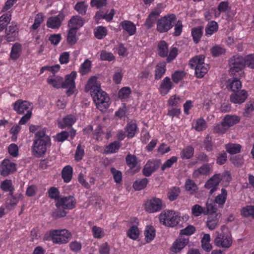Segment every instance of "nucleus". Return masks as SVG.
Returning <instances> with one entry per match:
<instances>
[{
	"label": "nucleus",
	"mask_w": 254,
	"mask_h": 254,
	"mask_svg": "<svg viewBox=\"0 0 254 254\" xmlns=\"http://www.w3.org/2000/svg\"><path fill=\"white\" fill-rule=\"evenodd\" d=\"M85 90L90 91L96 107L101 111H105L109 107L111 101L107 94L100 88V84L95 76L90 78L85 86Z\"/></svg>",
	"instance_id": "nucleus-1"
},
{
	"label": "nucleus",
	"mask_w": 254,
	"mask_h": 254,
	"mask_svg": "<svg viewBox=\"0 0 254 254\" xmlns=\"http://www.w3.org/2000/svg\"><path fill=\"white\" fill-rule=\"evenodd\" d=\"M51 145L50 137L46 134V129L42 128L38 131L32 147L33 154L36 157H41L45 154L47 148Z\"/></svg>",
	"instance_id": "nucleus-2"
},
{
	"label": "nucleus",
	"mask_w": 254,
	"mask_h": 254,
	"mask_svg": "<svg viewBox=\"0 0 254 254\" xmlns=\"http://www.w3.org/2000/svg\"><path fill=\"white\" fill-rule=\"evenodd\" d=\"M76 201L71 196L60 197L56 201L55 205L58 210L55 213V216L57 217H62L66 215L64 210L60 211V209H72L75 207Z\"/></svg>",
	"instance_id": "nucleus-3"
},
{
	"label": "nucleus",
	"mask_w": 254,
	"mask_h": 254,
	"mask_svg": "<svg viewBox=\"0 0 254 254\" xmlns=\"http://www.w3.org/2000/svg\"><path fill=\"white\" fill-rule=\"evenodd\" d=\"M204 56L200 55L194 57L189 61V65L194 69L195 74L198 78L203 77L209 69V65L204 63Z\"/></svg>",
	"instance_id": "nucleus-4"
},
{
	"label": "nucleus",
	"mask_w": 254,
	"mask_h": 254,
	"mask_svg": "<svg viewBox=\"0 0 254 254\" xmlns=\"http://www.w3.org/2000/svg\"><path fill=\"white\" fill-rule=\"evenodd\" d=\"M180 218L179 213L173 210H165L159 215L160 222L168 227L176 226L179 222Z\"/></svg>",
	"instance_id": "nucleus-5"
},
{
	"label": "nucleus",
	"mask_w": 254,
	"mask_h": 254,
	"mask_svg": "<svg viewBox=\"0 0 254 254\" xmlns=\"http://www.w3.org/2000/svg\"><path fill=\"white\" fill-rule=\"evenodd\" d=\"M230 70L232 74L239 73L240 77H244L245 72L243 70L245 66L244 57L241 56H234L229 60Z\"/></svg>",
	"instance_id": "nucleus-6"
},
{
	"label": "nucleus",
	"mask_w": 254,
	"mask_h": 254,
	"mask_svg": "<svg viewBox=\"0 0 254 254\" xmlns=\"http://www.w3.org/2000/svg\"><path fill=\"white\" fill-rule=\"evenodd\" d=\"M227 228L225 226H222L221 227L222 233L216 232V236L214 240L215 245L223 248H229L232 244V239L231 236L225 233V230Z\"/></svg>",
	"instance_id": "nucleus-7"
},
{
	"label": "nucleus",
	"mask_w": 254,
	"mask_h": 254,
	"mask_svg": "<svg viewBox=\"0 0 254 254\" xmlns=\"http://www.w3.org/2000/svg\"><path fill=\"white\" fill-rule=\"evenodd\" d=\"M53 243L62 244L66 243L71 237V234L66 229L53 230L49 232Z\"/></svg>",
	"instance_id": "nucleus-8"
},
{
	"label": "nucleus",
	"mask_w": 254,
	"mask_h": 254,
	"mask_svg": "<svg viewBox=\"0 0 254 254\" xmlns=\"http://www.w3.org/2000/svg\"><path fill=\"white\" fill-rule=\"evenodd\" d=\"M176 17L175 14H168L159 19L157 22V30L160 33L167 32L173 26Z\"/></svg>",
	"instance_id": "nucleus-9"
},
{
	"label": "nucleus",
	"mask_w": 254,
	"mask_h": 254,
	"mask_svg": "<svg viewBox=\"0 0 254 254\" xmlns=\"http://www.w3.org/2000/svg\"><path fill=\"white\" fill-rule=\"evenodd\" d=\"M164 207L162 200L157 197L147 200L144 204V209L149 213H155L160 211Z\"/></svg>",
	"instance_id": "nucleus-10"
},
{
	"label": "nucleus",
	"mask_w": 254,
	"mask_h": 254,
	"mask_svg": "<svg viewBox=\"0 0 254 254\" xmlns=\"http://www.w3.org/2000/svg\"><path fill=\"white\" fill-rule=\"evenodd\" d=\"M13 110L18 114L32 113V104L27 101L18 100L13 104Z\"/></svg>",
	"instance_id": "nucleus-11"
},
{
	"label": "nucleus",
	"mask_w": 254,
	"mask_h": 254,
	"mask_svg": "<svg viewBox=\"0 0 254 254\" xmlns=\"http://www.w3.org/2000/svg\"><path fill=\"white\" fill-rule=\"evenodd\" d=\"M77 74L75 71H72L69 74L65 76V80H63L62 87L66 88V94L68 96H70L74 92L75 88L74 80L76 78Z\"/></svg>",
	"instance_id": "nucleus-12"
},
{
	"label": "nucleus",
	"mask_w": 254,
	"mask_h": 254,
	"mask_svg": "<svg viewBox=\"0 0 254 254\" xmlns=\"http://www.w3.org/2000/svg\"><path fill=\"white\" fill-rule=\"evenodd\" d=\"M16 170V164L8 159L3 160L0 167V173L2 176H6Z\"/></svg>",
	"instance_id": "nucleus-13"
},
{
	"label": "nucleus",
	"mask_w": 254,
	"mask_h": 254,
	"mask_svg": "<svg viewBox=\"0 0 254 254\" xmlns=\"http://www.w3.org/2000/svg\"><path fill=\"white\" fill-rule=\"evenodd\" d=\"M189 242V238L181 236L174 242L170 250L174 253H178L188 245Z\"/></svg>",
	"instance_id": "nucleus-14"
},
{
	"label": "nucleus",
	"mask_w": 254,
	"mask_h": 254,
	"mask_svg": "<svg viewBox=\"0 0 254 254\" xmlns=\"http://www.w3.org/2000/svg\"><path fill=\"white\" fill-rule=\"evenodd\" d=\"M64 19V15L62 13H60L58 15L51 16L47 19V27L52 29H59L62 25V21Z\"/></svg>",
	"instance_id": "nucleus-15"
},
{
	"label": "nucleus",
	"mask_w": 254,
	"mask_h": 254,
	"mask_svg": "<svg viewBox=\"0 0 254 254\" xmlns=\"http://www.w3.org/2000/svg\"><path fill=\"white\" fill-rule=\"evenodd\" d=\"M18 29L17 24L12 22L11 24L5 30V38L7 42L15 41L18 35Z\"/></svg>",
	"instance_id": "nucleus-16"
},
{
	"label": "nucleus",
	"mask_w": 254,
	"mask_h": 254,
	"mask_svg": "<svg viewBox=\"0 0 254 254\" xmlns=\"http://www.w3.org/2000/svg\"><path fill=\"white\" fill-rule=\"evenodd\" d=\"M247 98V93L244 90L232 94L230 98V101L234 104H242Z\"/></svg>",
	"instance_id": "nucleus-17"
},
{
	"label": "nucleus",
	"mask_w": 254,
	"mask_h": 254,
	"mask_svg": "<svg viewBox=\"0 0 254 254\" xmlns=\"http://www.w3.org/2000/svg\"><path fill=\"white\" fill-rule=\"evenodd\" d=\"M220 182V174H215L205 184V187L210 189V193L212 194L217 189V187Z\"/></svg>",
	"instance_id": "nucleus-18"
},
{
	"label": "nucleus",
	"mask_w": 254,
	"mask_h": 254,
	"mask_svg": "<svg viewBox=\"0 0 254 254\" xmlns=\"http://www.w3.org/2000/svg\"><path fill=\"white\" fill-rule=\"evenodd\" d=\"M159 163L158 161H149L144 166L142 172L144 176H150L152 173L157 169Z\"/></svg>",
	"instance_id": "nucleus-19"
},
{
	"label": "nucleus",
	"mask_w": 254,
	"mask_h": 254,
	"mask_svg": "<svg viewBox=\"0 0 254 254\" xmlns=\"http://www.w3.org/2000/svg\"><path fill=\"white\" fill-rule=\"evenodd\" d=\"M172 88V83L168 77H165L162 81L160 86L159 91L161 94L166 95Z\"/></svg>",
	"instance_id": "nucleus-20"
},
{
	"label": "nucleus",
	"mask_w": 254,
	"mask_h": 254,
	"mask_svg": "<svg viewBox=\"0 0 254 254\" xmlns=\"http://www.w3.org/2000/svg\"><path fill=\"white\" fill-rule=\"evenodd\" d=\"M84 19L79 16H73L68 22V26L71 29H76L82 27L84 24Z\"/></svg>",
	"instance_id": "nucleus-21"
},
{
	"label": "nucleus",
	"mask_w": 254,
	"mask_h": 254,
	"mask_svg": "<svg viewBox=\"0 0 254 254\" xmlns=\"http://www.w3.org/2000/svg\"><path fill=\"white\" fill-rule=\"evenodd\" d=\"M220 216V213H213L209 215L207 221V226L210 230H214L216 227Z\"/></svg>",
	"instance_id": "nucleus-22"
},
{
	"label": "nucleus",
	"mask_w": 254,
	"mask_h": 254,
	"mask_svg": "<svg viewBox=\"0 0 254 254\" xmlns=\"http://www.w3.org/2000/svg\"><path fill=\"white\" fill-rule=\"evenodd\" d=\"M63 77L53 75L48 77L47 79V83L56 88H60L62 87L63 84Z\"/></svg>",
	"instance_id": "nucleus-23"
},
{
	"label": "nucleus",
	"mask_w": 254,
	"mask_h": 254,
	"mask_svg": "<svg viewBox=\"0 0 254 254\" xmlns=\"http://www.w3.org/2000/svg\"><path fill=\"white\" fill-rule=\"evenodd\" d=\"M240 120L239 117L236 115H228L224 118L222 121L228 128H229L230 127L240 122Z\"/></svg>",
	"instance_id": "nucleus-24"
},
{
	"label": "nucleus",
	"mask_w": 254,
	"mask_h": 254,
	"mask_svg": "<svg viewBox=\"0 0 254 254\" xmlns=\"http://www.w3.org/2000/svg\"><path fill=\"white\" fill-rule=\"evenodd\" d=\"M211 171V167L210 165L206 164L202 166L197 170L194 171L193 175L194 177H199L202 175H207Z\"/></svg>",
	"instance_id": "nucleus-25"
},
{
	"label": "nucleus",
	"mask_w": 254,
	"mask_h": 254,
	"mask_svg": "<svg viewBox=\"0 0 254 254\" xmlns=\"http://www.w3.org/2000/svg\"><path fill=\"white\" fill-rule=\"evenodd\" d=\"M122 28L129 35H133L135 33L136 27L135 25L129 21H125L121 24Z\"/></svg>",
	"instance_id": "nucleus-26"
},
{
	"label": "nucleus",
	"mask_w": 254,
	"mask_h": 254,
	"mask_svg": "<svg viewBox=\"0 0 254 254\" xmlns=\"http://www.w3.org/2000/svg\"><path fill=\"white\" fill-rule=\"evenodd\" d=\"M22 51V46L20 44L16 43L12 47L10 53L11 59L15 60L20 56Z\"/></svg>",
	"instance_id": "nucleus-27"
},
{
	"label": "nucleus",
	"mask_w": 254,
	"mask_h": 254,
	"mask_svg": "<svg viewBox=\"0 0 254 254\" xmlns=\"http://www.w3.org/2000/svg\"><path fill=\"white\" fill-rule=\"evenodd\" d=\"M218 29V25L217 23L214 21H211L208 23L206 26L205 32V35L210 36L214 33L216 32Z\"/></svg>",
	"instance_id": "nucleus-28"
},
{
	"label": "nucleus",
	"mask_w": 254,
	"mask_h": 254,
	"mask_svg": "<svg viewBox=\"0 0 254 254\" xmlns=\"http://www.w3.org/2000/svg\"><path fill=\"white\" fill-rule=\"evenodd\" d=\"M76 118L72 115L67 116L63 119V121L59 123V127L64 128L67 127L71 126L76 122Z\"/></svg>",
	"instance_id": "nucleus-29"
},
{
	"label": "nucleus",
	"mask_w": 254,
	"mask_h": 254,
	"mask_svg": "<svg viewBox=\"0 0 254 254\" xmlns=\"http://www.w3.org/2000/svg\"><path fill=\"white\" fill-rule=\"evenodd\" d=\"M73 170L70 166L67 165L63 169L62 174L64 181L68 183L70 181L72 176Z\"/></svg>",
	"instance_id": "nucleus-30"
},
{
	"label": "nucleus",
	"mask_w": 254,
	"mask_h": 254,
	"mask_svg": "<svg viewBox=\"0 0 254 254\" xmlns=\"http://www.w3.org/2000/svg\"><path fill=\"white\" fill-rule=\"evenodd\" d=\"M158 53L160 56L165 57L168 54V46L164 41H161L158 44Z\"/></svg>",
	"instance_id": "nucleus-31"
},
{
	"label": "nucleus",
	"mask_w": 254,
	"mask_h": 254,
	"mask_svg": "<svg viewBox=\"0 0 254 254\" xmlns=\"http://www.w3.org/2000/svg\"><path fill=\"white\" fill-rule=\"evenodd\" d=\"M241 214L245 217L254 218V206L250 205L243 207L241 210Z\"/></svg>",
	"instance_id": "nucleus-32"
},
{
	"label": "nucleus",
	"mask_w": 254,
	"mask_h": 254,
	"mask_svg": "<svg viewBox=\"0 0 254 254\" xmlns=\"http://www.w3.org/2000/svg\"><path fill=\"white\" fill-rule=\"evenodd\" d=\"M144 235L147 242L148 243L152 241L155 236L154 228L151 226H147L144 231Z\"/></svg>",
	"instance_id": "nucleus-33"
},
{
	"label": "nucleus",
	"mask_w": 254,
	"mask_h": 254,
	"mask_svg": "<svg viewBox=\"0 0 254 254\" xmlns=\"http://www.w3.org/2000/svg\"><path fill=\"white\" fill-rule=\"evenodd\" d=\"M159 12L157 11H153L148 16L146 19V22L145 23V26L148 28H151L155 21H156L157 18L159 15Z\"/></svg>",
	"instance_id": "nucleus-34"
},
{
	"label": "nucleus",
	"mask_w": 254,
	"mask_h": 254,
	"mask_svg": "<svg viewBox=\"0 0 254 254\" xmlns=\"http://www.w3.org/2000/svg\"><path fill=\"white\" fill-rule=\"evenodd\" d=\"M203 31L201 27L193 28L191 30V35L194 43H198L202 35Z\"/></svg>",
	"instance_id": "nucleus-35"
},
{
	"label": "nucleus",
	"mask_w": 254,
	"mask_h": 254,
	"mask_svg": "<svg viewBox=\"0 0 254 254\" xmlns=\"http://www.w3.org/2000/svg\"><path fill=\"white\" fill-rule=\"evenodd\" d=\"M44 16L43 13H39L35 15L34 22L30 27L31 30H35L40 27L41 24L44 21Z\"/></svg>",
	"instance_id": "nucleus-36"
},
{
	"label": "nucleus",
	"mask_w": 254,
	"mask_h": 254,
	"mask_svg": "<svg viewBox=\"0 0 254 254\" xmlns=\"http://www.w3.org/2000/svg\"><path fill=\"white\" fill-rule=\"evenodd\" d=\"M229 87L230 89L233 92H236L242 87L241 82L239 79L236 77H234L229 80Z\"/></svg>",
	"instance_id": "nucleus-37"
},
{
	"label": "nucleus",
	"mask_w": 254,
	"mask_h": 254,
	"mask_svg": "<svg viewBox=\"0 0 254 254\" xmlns=\"http://www.w3.org/2000/svg\"><path fill=\"white\" fill-rule=\"evenodd\" d=\"M11 20V15L6 13L0 17V31H2Z\"/></svg>",
	"instance_id": "nucleus-38"
},
{
	"label": "nucleus",
	"mask_w": 254,
	"mask_h": 254,
	"mask_svg": "<svg viewBox=\"0 0 254 254\" xmlns=\"http://www.w3.org/2000/svg\"><path fill=\"white\" fill-rule=\"evenodd\" d=\"M165 67V64L164 63H160L156 65L155 73V78L156 79H160L164 74L166 71Z\"/></svg>",
	"instance_id": "nucleus-39"
},
{
	"label": "nucleus",
	"mask_w": 254,
	"mask_h": 254,
	"mask_svg": "<svg viewBox=\"0 0 254 254\" xmlns=\"http://www.w3.org/2000/svg\"><path fill=\"white\" fill-rule=\"evenodd\" d=\"M139 234V230L135 225L132 226L127 232V236L133 240H136L138 238Z\"/></svg>",
	"instance_id": "nucleus-40"
},
{
	"label": "nucleus",
	"mask_w": 254,
	"mask_h": 254,
	"mask_svg": "<svg viewBox=\"0 0 254 254\" xmlns=\"http://www.w3.org/2000/svg\"><path fill=\"white\" fill-rule=\"evenodd\" d=\"M229 8V3L227 1L221 2L218 6L217 10H214V14L215 17L220 16V13L226 12Z\"/></svg>",
	"instance_id": "nucleus-41"
},
{
	"label": "nucleus",
	"mask_w": 254,
	"mask_h": 254,
	"mask_svg": "<svg viewBox=\"0 0 254 254\" xmlns=\"http://www.w3.org/2000/svg\"><path fill=\"white\" fill-rule=\"evenodd\" d=\"M194 154V149L192 146H189L183 149L181 153L182 159H188L190 158Z\"/></svg>",
	"instance_id": "nucleus-42"
},
{
	"label": "nucleus",
	"mask_w": 254,
	"mask_h": 254,
	"mask_svg": "<svg viewBox=\"0 0 254 254\" xmlns=\"http://www.w3.org/2000/svg\"><path fill=\"white\" fill-rule=\"evenodd\" d=\"M148 182V179L146 178L138 179L134 182L133 188L136 190H140L146 186Z\"/></svg>",
	"instance_id": "nucleus-43"
},
{
	"label": "nucleus",
	"mask_w": 254,
	"mask_h": 254,
	"mask_svg": "<svg viewBox=\"0 0 254 254\" xmlns=\"http://www.w3.org/2000/svg\"><path fill=\"white\" fill-rule=\"evenodd\" d=\"M193 127L196 130L200 131L206 128L207 124L203 119L200 118L196 120L193 125Z\"/></svg>",
	"instance_id": "nucleus-44"
},
{
	"label": "nucleus",
	"mask_w": 254,
	"mask_h": 254,
	"mask_svg": "<svg viewBox=\"0 0 254 254\" xmlns=\"http://www.w3.org/2000/svg\"><path fill=\"white\" fill-rule=\"evenodd\" d=\"M191 214L194 217L199 216L202 214H206L205 208L198 204H195L192 206Z\"/></svg>",
	"instance_id": "nucleus-45"
},
{
	"label": "nucleus",
	"mask_w": 254,
	"mask_h": 254,
	"mask_svg": "<svg viewBox=\"0 0 254 254\" xmlns=\"http://www.w3.org/2000/svg\"><path fill=\"white\" fill-rule=\"evenodd\" d=\"M186 190L190 194L195 193L198 190L196 185L191 180H188L185 183Z\"/></svg>",
	"instance_id": "nucleus-46"
},
{
	"label": "nucleus",
	"mask_w": 254,
	"mask_h": 254,
	"mask_svg": "<svg viewBox=\"0 0 254 254\" xmlns=\"http://www.w3.org/2000/svg\"><path fill=\"white\" fill-rule=\"evenodd\" d=\"M227 192L226 190L222 189L221 193L218 194L215 199V202L220 205H223L226 200Z\"/></svg>",
	"instance_id": "nucleus-47"
},
{
	"label": "nucleus",
	"mask_w": 254,
	"mask_h": 254,
	"mask_svg": "<svg viewBox=\"0 0 254 254\" xmlns=\"http://www.w3.org/2000/svg\"><path fill=\"white\" fill-rule=\"evenodd\" d=\"M137 126L135 123L130 122L126 127V131L127 136L129 138L133 137L136 131Z\"/></svg>",
	"instance_id": "nucleus-48"
},
{
	"label": "nucleus",
	"mask_w": 254,
	"mask_h": 254,
	"mask_svg": "<svg viewBox=\"0 0 254 254\" xmlns=\"http://www.w3.org/2000/svg\"><path fill=\"white\" fill-rule=\"evenodd\" d=\"M180 193V189L178 187L171 188L168 193V197L170 201L176 200Z\"/></svg>",
	"instance_id": "nucleus-49"
},
{
	"label": "nucleus",
	"mask_w": 254,
	"mask_h": 254,
	"mask_svg": "<svg viewBox=\"0 0 254 254\" xmlns=\"http://www.w3.org/2000/svg\"><path fill=\"white\" fill-rule=\"evenodd\" d=\"M226 149L230 154H236L240 152L241 146L239 144H228L226 145Z\"/></svg>",
	"instance_id": "nucleus-50"
},
{
	"label": "nucleus",
	"mask_w": 254,
	"mask_h": 254,
	"mask_svg": "<svg viewBox=\"0 0 254 254\" xmlns=\"http://www.w3.org/2000/svg\"><path fill=\"white\" fill-rule=\"evenodd\" d=\"M107 33V29L103 26H98L94 29L95 36L98 39H103Z\"/></svg>",
	"instance_id": "nucleus-51"
},
{
	"label": "nucleus",
	"mask_w": 254,
	"mask_h": 254,
	"mask_svg": "<svg viewBox=\"0 0 254 254\" xmlns=\"http://www.w3.org/2000/svg\"><path fill=\"white\" fill-rule=\"evenodd\" d=\"M91 66V62L88 60H85L81 65L79 70L80 73L82 75L86 74L90 71Z\"/></svg>",
	"instance_id": "nucleus-52"
},
{
	"label": "nucleus",
	"mask_w": 254,
	"mask_h": 254,
	"mask_svg": "<svg viewBox=\"0 0 254 254\" xmlns=\"http://www.w3.org/2000/svg\"><path fill=\"white\" fill-rule=\"evenodd\" d=\"M228 127L222 121L220 124H217L214 127L213 131L216 133L223 134L228 130Z\"/></svg>",
	"instance_id": "nucleus-53"
},
{
	"label": "nucleus",
	"mask_w": 254,
	"mask_h": 254,
	"mask_svg": "<svg viewBox=\"0 0 254 254\" xmlns=\"http://www.w3.org/2000/svg\"><path fill=\"white\" fill-rule=\"evenodd\" d=\"M76 34V30H75V29H70V30L68 31L67 37V41L68 44H69L71 45L75 44L77 41Z\"/></svg>",
	"instance_id": "nucleus-54"
},
{
	"label": "nucleus",
	"mask_w": 254,
	"mask_h": 254,
	"mask_svg": "<svg viewBox=\"0 0 254 254\" xmlns=\"http://www.w3.org/2000/svg\"><path fill=\"white\" fill-rule=\"evenodd\" d=\"M131 93V89L128 87L121 88L118 93L119 97L121 99L127 98Z\"/></svg>",
	"instance_id": "nucleus-55"
},
{
	"label": "nucleus",
	"mask_w": 254,
	"mask_h": 254,
	"mask_svg": "<svg viewBox=\"0 0 254 254\" xmlns=\"http://www.w3.org/2000/svg\"><path fill=\"white\" fill-rule=\"evenodd\" d=\"M245 66L254 69V54H249L244 57Z\"/></svg>",
	"instance_id": "nucleus-56"
},
{
	"label": "nucleus",
	"mask_w": 254,
	"mask_h": 254,
	"mask_svg": "<svg viewBox=\"0 0 254 254\" xmlns=\"http://www.w3.org/2000/svg\"><path fill=\"white\" fill-rule=\"evenodd\" d=\"M88 5L84 2L81 1L77 2L74 6L75 9L82 15L86 13Z\"/></svg>",
	"instance_id": "nucleus-57"
},
{
	"label": "nucleus",
	"mask_w": 254,
	"mask_h": 254,
	"mask_svg": "<svg viewBox=\"0 0 254 254\" xmlns=\"http://www.w3.org/2000/svg\"><path fill=\"white\" fill-rule=\"evenodd\" d=\"M205 212L206 214L211 215L213 213H217V207L213 202L207 201L206 204Z\"/></svg>",
	"instance_id": "nucleus-58"
},
{
	"label": "nucleus",
	"mask_w": 254,
	"mask_h": 254,
	"mask_svg": "<svg viewBox=\"0 0 254 254\" xmlns=\"http://www.w3.org/2000/svg\"><path fill=\"white\" fill-rule=\"evenodd\" d=\"M178 158L176 156H172L166 160L161 166V170L164 171L172 167L174 163L177 162Z\"/></svg>",
	"instance_id": "nucleus-59"
},
{
	"label": "nucleus",
	"mask_w": 254,
	"mask_h": 254,
	"mask_svg": "<svg viewBox=\"0 0 254 254\" xmlns=\"http://www.w3.org/2000/svg\"><path fill=\"white\" fill-rule=\"evenodd\" d=\"M136 160V157L134 155L129 154L127 156L126 158L127 165L131 169H132L135 167L137 163Z\"/></svg>",
	"instance_id": "nucleus-60"
},
{
	"label": "nucleus",
	"mask_w": 254,
	"mask_h": 254,
	"mask_svg": "<svg viewBox=\"0 0 254 254\" xmlns=\"http://www.w3.org/2000/svg\"><path fill=\"white\" fill-rule=\"evenodd\" d=\"M121 146L119 142L115 141L109 144L106 148V151L108 153H113L116 152Z\"/></svg>",
	"instance_id": "nucleus-61"
},
{
	"label": "nucleus",
	"mask_w": 254,
	"mask_h": 254,
	"mask_svg": "<svg viewBox=\"0 0 254 254\" xmlns=\"http://www.w3.org/2000/svg\"><path fill=\"white\" fill-rule=\"evenodd\" d=\"M0 188L5 191L11 192L13 190L11 181L8 180L3 181L1 183Z\"/></svg>",
	"instance_id": "nucleus-62"
},
{
	"label": "nucleus",
	"mask_w": 254,
	"mask_h": 254,
	"mask_svg": "<svg viewBox=\"0 0 254 254\" xmlns=\"http://www.w3.org/2000/svg\"><path fill=\"white\" fill-rule=\"evenodd\" d=\"M253 112H254V101H250L248 102L245 107L244 115L245 116H250Z\"/></svg>",
	"instance_id": "nucleus-63"
},
{
	"label": "nucleus",
	"mask_w": 254,
	"mask_h": 254,
	"mask_svg": "<svg viewBox=\"0 0 254 254\" xmlns=\"http://www.w3.org/2000/svg\"><path fill=\"white\" fill-rule=\"evenodd\" d=\"M100 58L103 61H112L114 60L115 57L112 53L103 50L100 53Z\"/></svg>",
	"instance_id": "nucleus-64"
}]
</instances>
